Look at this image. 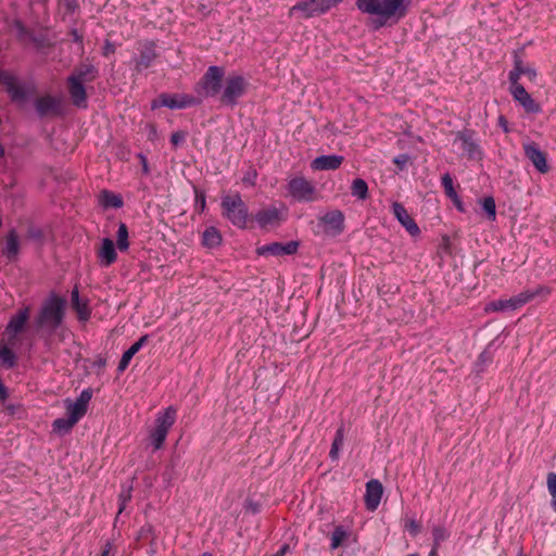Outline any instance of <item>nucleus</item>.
<instances>
[{
	"label": "nucleus",
	"mask_w": 556,
	"mask_h": 556,
	"mask_svg": "<svg viewBox=\"0 0 556 556\" xmlns=\"http://www.w3.org/2000/svg\"><path fill=\"white\" fill-rule=\"evenodd\" d=\"M413 0H356L357 10L370 16L371 28L379 30L386 26H392L404 20L410 9Z\"/></svg>",
	"instance_id": "1"
},
{
	"label": "nucleus",
	"mask_w": 556,
	"mask_h": 556,
	"mask_svg": "<svg viewBox=\"0 0 556 556\" xmlns=\"http://www.w3.org/2000/svg\"><path fill=\"white\" fill-rule=\"evenodd\" d=\"M67 301L64 296L51 291L43 300L35 317V326L38 330H47L53 333L64 324Z\"/></svg>",
	"instance_id": "2"
},
{
	"label": "nucleus",
	"mask_w": 556,
	"mask_h": 556,
	"mask_svg": "<svg viewBox=\"0 0 556 556\" xmlns=\"http://www.w3.org/2000/svg\"><path fill=\"white\" fill-rule=\"evenodd\" d=\"M222 215L239 229L253 228V218L240 193L225 195L220 202Z\"/></svg>",
	"instance_id": "3"
},
{
	"label": "nucleus",
	"mask_w": 556,
	"mask_h": 556,
	"mask_svg": "<svg viewBox=\"0 0 556 556\" xmlns=\"http://www.w3.org/2000/svg\"><path fill=\"white\" fill-rule=\"evenodd\" d=\"M225 67L211 65L207 67L202 77L194 85V92L201 100L207 98H216L220 96L223 83L225 81Z\"/></svg>",
	"instance_id": "4"
},
{
	"label": "nucleus",
	"mask_w": 556,
	"mask_h": 556,
	"mask_svg": "<svg viewBox=\"0 0 556 556\" xmlns=\"http://www.w3.org/2000/svg\"><path fill=\"white\" fill-rule=\"evenodd\" d=\"M0 86L4 87L10 101L18 106L28 102L36 92L35 86H27L7 70H0Z\"/></svg>",
	"instance_id": "5"
},
{
	"label": "nucleus",
	"mask_w": 556,
	"mask_h": 556,
	"mask_svg": "<svg viewBox=\"0 0 556 556\" xmlns=\"http://www.w3.org/2000/svg\"><path fill=\"white\" fill-rule=\"evenodd\" d=\"M223 87L218 101L220 105L232 109L247 94L250 83L242 75L231 74L225 78Z\"/></svg>",
	"instance_id": "6"
},
{
	"label": "nucleus",
	"mask_w": 556,
	"mask_h": 556,
	"mask_svg": "<svg viewBox=\"0 0 556 556\" xmlns=\"http://www.w3.org/2000/svg\"><path fill=\"white\" fill-rule=\"evenodd\" d=\"M341 2L342 0H300L290 8L289 16L300 13L302 18L308 20L328 13Z\"/></svg>",
	"instance_id": "7"
},
{
	"label": "nucleus",
	"mask_w": 556,
	"mask_h": 556,
	"mask_svg": "<svg viewBox=\"0 0 556 556\" xmlns=\"http://www.w3.org/2000/svg\"><path fill=\"white\" fill-rule=\"evenodd\" d=\"M201 104V99L189 93H168L162 92L157 98L151 101V110H157L162 106L170 110H182Z\"/></svg>",
	"instance_id": "8"
},
{
	"label": "nucleus",
	"mask_w": 556,
	"mask_h": 556,
	"mask_svg": "<svg viewBox=\"0 0 556 556\" xmlns=\"http://www.w3.org/2000/svg\"><path fill=\"white\" fill-rule=\"evenodd\" d=\"M177 410L168 406L163 413H160L155 419V428L151 431L150 439L154 450H160L167 437L172 426L175 424Z\"/></svg>",
	"instance_id": "9"
},
{
	"label": "nucleus",
	"mask_w": 556,
	"mask_h": 556,
	"mask_svg": "<svg viewBox=\"0 0 556 556\" xmlns=\"http://www.w3.org/2000/svg\"><path fill=\"white\" fill-rule=\"evenodd\" d=\"M34 108L39 118L61 117L64 114L62 98L50 93L37 97Z\"/></svg>",
	"instance_id": "10"
},
{
	"label": "nucleus",
	"mask_w": 556,
	"mask_h": 556,
	"mask_svg": "<svg viewBox=\"0 0 556 556\" xmlns=\"http://www.w3.org/2000/svg\"><path fill=\"white\" fill-rule=\"evenodd\" d=\"M459 143L460 149L468 160L481 161L483 152L476 140V131L465 128L455 134L454 144Z\"/></svg>",
	"instance_id": "11"
},
{
	"label": "nucleus",
	"mask_w": 556,
	"mask_h": 556,
	"mask_svg": "<svg viewBox=\"0 0 556 556\" xmlns=\"http://www.w3.org/2000/svg\"><path fill=\"white\" fill-rule=\"evenodd\" d=\"M323 232L330 237L340 236L345 229V216L341 210H332L318 218Z\"/></svg>",
	"instance_id": "12"
},
{
	"label": "nucleus",
	"mask_w": 556,
	"mask_h": 556,
	"mask_svg": "<svg viewBox=\"0 0 556 556\" xmlns=\"http://www.w3.org/2000/svg\"><path fill=\"white\" fill-rule=\"evenodd\" d=\"M300 247V242L296 240H291L286 243L282 242H271L268 244H264L256 249L257 255L263 256H282V255H293L298 252Z\"/></svg>",
	"instance_id": "13"
},
{
	"label": "nucleus",
	"mask_w": 556,
	"mask_h": 556,
	"mask_svg": "<svg viewBox=\"0 0 556 556\" xmlns=\"http://www.w3.org/2000/svg\"><path fill=\"white\" fill-rule=\"evenodd\" d=\"M289 193L296 201L311 202L314 200L315 188L304 177H294L288 184Z\"/></svg>",
	"instance_id": "14"
},
{
	"label": "nucleus",
	"mask_w": 556,
	"mask_h": 556,
	"mask_svg": "<svg viewBox=\"0 0 556 556\" xmlns=\"http://www.w3.org/2000/svg\"><path fill=\"white\" fill-rule=\"evenodd\" d=\"M85 83L72 76L66 79L67 91L73 104L78 109H86L88 106V94Z\"/></svg>",
	"instance_id": "15"
},
{
	"label": "nucleus",
	"mask_w": 556,
	"mask_h": 556,
	"mask_svg": "<svg viewBox=\"0 0 556 556\" xmlns=\"http://www.w3.org/2000/svg\"><path fill=\"white\" fill-rule=\"evenodd\" d=\"M523 151L526 157L533 164L538 172L546 174L549 172V165L547 164V155L535 142L523 144Z\"/></svg>",
	"instance_id": "16"
},
{
	"label": "nucleus",
	"mask_w": 556,
	"mask_h": 556,
	"mask_svg": "<svg viewBox=\"0 0 556 556\" xmlns=\"http://www.w3.org/2000/svg\"><path fill=\"white\" fill-rule=\"evenodd\" d=\"M71 307L76 313L78 321L86 323L90 319L92 309L89 299L79 295L78 285H75L71 292Z\"/></svg>",
	"instance_id": "17"
},
{
	"label": "nucleus",
	"mask_w": 556,
	"mask_h": 556,
	"mask_svg": "<svg viewBox=\"0 0 556 556\" xmlns=\"http://www.w3.org/2000/svg\"><path fill=\"white\" fill-rule=\"evenodd\" d=\"M157 58L156 43L152 40L144 42L139 51V55L135 59V71L141 73L152 66Z\"/></svg>",
	"instance_id": "18"
},
{
	"label": "nucleus",
	"mask_w": 556,
	"mask_h": 556,
	"mask_svg": "<svg viewBox=\"0 0 556 556\" xmlns=\"http://www.w3.org/2000/svg\"><path fill=\"white\" fill-rule=\"evenodd\" d=\"M392 213L397 222L406 229L412 237L420 235V229L415 219L408 214L405 206L400 202L392 203Z\"/></svg>",
	"instance_id": "19"
},
{
	"label": "nucleus",
	"mask_w": 556,
	"mask_h": 556,
	"mask_svg": "<svg viewBox=\"0 0 556 556\" xmlns=\"http://www.w3.org/2000/svg\"><path fill=\"white\" fill-rule=\"evenodd\" d=\"M514 100L519 102L523 110L529 114H538L542 111L541 105L531 97L523 86H517L510 90Z\"/></svg>",
	"instance_id": "20"
},
{
	"label": "nucleus",
	"mask_w": 556,
	"mask_h": 556,
	"mask_svg": "<svg viewBox=\"0 0 556 556\" xmlns=\"http://www.w3.org/2000/svg\"><path fill=\"white\" fill-rule=\"evenodd\" d=\"M383 494L382 483L377 479H371L366 483L365 506L374 511L378 508Z\"/></svg>",
	"instance_id": "21"
},
{
	"label": "nucleus",
	"mask_w": 556,
	"mask_h": 556,
	"mask_svg": "<svg viewBox=\"0 0 556 556\" xmlns=\"http://www.w3.org/2000/svg\"><path fill=\"white\" fill-rule=\"evenodd\" d=\"M344 162V156L337 154L319 155L311 163L313 170H336Z\"/></svg>",
	"instance_id": "22"
},
{
	"label": "nucleus",
	"mask_w": 556,
	"mask_h": 556,
	"mask_svg": "<svg viewBox=\"0 0 556 556\" xmlns=\"http://www.w3.org/2000/svg\"><path fill=\"white\" fill-rule=\"evenodd\" d=\"M252 218L253 222L255 220L261 228L279 225L281 220L280 212L275 206L260 210L255 215H252Z\"/></svg>",
	"instance_id": "23"
},
{
	"label": "nucleus",
	"mask_w": 556,
	"mask_h": 556,
	"mask_svg": "<svg viewBox=\"0 0 556 556\" xmlns=\"http://www.w3.org/2000/svg\"><path fill=\"white\" fill-rule=\"evenodd\" d=\"M5 245L2 249V255L7 257L9 262H15L20 254V239L14 228L10 229L5 235Z\"/></svg>",
	"instance_id": "24"
},
{
	"label": "nucleus",
	"mask_w": 556,
	"mask_h": 556,
	"mask_svg": "<svg viewBox=\"0 0 556 556\" xmlns=\"http://www.w3.org/2000/svg\"><path fill=\"white\" fill-rule=\"evenodd\" d=\"M98 258L100 264L104 267H108L116 262L117 253L112 239L104 238L102 240L101 248L98 251Z\"/></svg>",
	"instance_id": "25"
},
{
	"label": "nucleus",
	"mask_w": 556,
	"mask_h": 556,
	"mask_svg": "<svg viewBox=\"0 0 556 556\" xmlns=\"http://www.w3.org/2000/svg\"><path fill=\"white\" fill-rule=\"evenodd\" d=\"M149 341V334L141 336L131 346L126 350L117 366L118 374L124 372L127 367L129 366V363L131 358L141 350V348Z\"/></svg>",
	"instance_id": "26"
},
{
	"label": "nucleus",
	"mask_w": 556,
	"mask_h": 556,
	"mask_svg": "<svg viewBox=\"0 0 556 556\" xmlns=\"http://www.w3.org/2000/svg\"><path fill=\"white\" fill-rule=\"evenodd\" d=\"M29 306H25L18 309L17 313L10 318L5 329L9 330L10 332H23L29 319Z\"/></svg>",
	"instance_id": "27"
},
{
	"label": "nucleus",
	"mask_w": 556,
	"mask_h": 556,
	"mask_svg": "<svg viewBox=\"0 0 556 556\" xmlns=\"http://www.w3.org/2000/svg\"><path fill=\"white\" fill-rule=\"evenodd\" d=\"M543 292L548 294L551 292V290L547 287L539 286L534 291H525L515 296H511L510 298L511 311L523 306L525 304L532 301L534 298H536L538 295H540Z\"/></svg>",
	"instance_id": "28"
},
{
	"label": "nucleus",
	"mask_w": 556,
	"mask_h": 556,
	"mask_svg": "<svg viewBox=\"0 0 556 556\" xmlns=\"http://www.w3.org/2000/svg\"><path fill=\"white\" fill-rule=\"evenodd\" d=\"M99 75L98 68L92 64L81 63L70 75L84 83L93 81Z\"/></svg>",
	"instance_id": "29"
},
{
	"label": "nucleus",
	"mask_w": 556,
	"mask_h": 556,
	"mask_svg": "<svg viewBox=\"0 0 556 556\" xmlns=\"http://www.w3.org/2000/svg\"><path fill=\"white\" fill-rule=\"evenodd\" d=\"M223 242V237L220 231L214 227L210 226L205 228V230L202 233V240L201 243L206 249H215L219 247Z\"/></svg>",
	"instance_id": "30"
},
{
	"label": "nucleus",
	"mask_w": 556,
	"mask_h": 556,
	"mask_svg": "<svg viewBox=\"0 0 556 556\" xmlns=\"http://www.w3.org/2000/svg\"><path fill=\"white\" fill-rule=\"evenodd\" d=\"M99 203L104 208H121L124 205L123 198L114 193L113 191H110L108 189H103L99 194Z\"/></svg>",
	"instance_id": "31"
},
{
	"label": "nucleus",
	"mask_w": 556,
	"mask_h": 556,
	"mask_svg": "<svg viewBox=\"0 0 556 556\" xmlns=\"http://www.w3.org/2000/svg\"><path fill=\"white\" fill-rule=\"evenodd\" d=\"M17 364V356L7 344H0V367L12 369Z\"/></svg>",
	"instance_id": "32"
},
{
	"label": "nucleus",
	"mask_w": 556,
	"mask_h": 556,
	"mask_svg": "<svg viewBox=\"0 0 556 556\" xmlns=\"http://www.w3.org/2000/svg\"><path fill=\"white\" fill-rule=\"evenodd\" d=\"M66 403V413L72 416L74 421H79L87 413L88 408L79 403L78 401L72 402L71 400H65Z\"/></svg>",
	"instance_id": "33"
},
{
	"label": "nucleus",
	"mask_w": 556,
	"mask_h": 556,
	"mask_svg": "<svg viewBox=\"0 0 556 556\" xmlns=\"http://www.w3.org/2000/svg\"><path fill=\"white\" fill-rule=\"evenodd\" d=\"M351 194L358 200H366L369 197L368 185L363 178H355L351 185Z\"/></svg>",
	"instance_id": "34"
},
{
	"label": "nucleus",
	"mask_w": 556,
	"mask_h": 556,
	"mask_svg": "<svg viewBox=\"0 0 556 556\" xmlns=\"http://www.w3.org/2000/svg\"><path fill=\"white\" fill-rule=\"evenodd\" d=\"M76 424L77 421H74L73 417L67 415L66 418H56L52 422V430L59 434H65L70 432Z\"/></svg>",
	"instance_id": "35"
},
{
	"label": "nucleus",
	"mask_w": 556,
	"mask_h": 556,
	"mask_svg": "<svg viewBox=\"0 0 556 556\" xmlns=\"http://www.w3.org/2000/svg\"><path fill=\"white\" fill-rule=\"evenodd\" d=\"M129 232L128 227L125 223L121 222L116 232V247L121 252H125L129 249Z\"/></svg>",
	"instance_id": "36"
},
{
	"label": "nucleus",
	"mask_w": 556,
	"mask_h": 556,
	"mask_svg": "<svg viewBox=\"0 0 556 556\" xmlns=\"http://www.w3.org/2000/svg\"><path fill=\"white\" fill-rule=\"evenodd\" d=\"M349 535H350V533L342 525L336 526L334 530L331 534V538H330L331 539L330 548L337 549L338 547L343 545L344 541L348 540Z\"/></svg>",
	"instance_id": "37"
},
{
	"label": "nucleus",
	"mask_w": 556,
	"mask_h": 556,
	"mask_svg": "<svg viewBox=\"0 0 556 556\" xmlns=\"http://www.w3.org/2000/svg\"><path fill=\"white\" fill-rule=\"evenodd\" d=\"M137 540L148 542L151 546H153L156 541L154 527L149 522L144 523L138 531Z\"/></svg>",
	"instance_id": "38"
},
{
	"label": "nucleus",
	"mask_w": 556,
	"mask_h": 556,
	"mask_svg": "<svg viewBox=\"0 0 556 556\" xmlns=\"http://www.w3.org/2000/svg\"><path fill=\"white\" fill-rule=\"evenodd\" d=\"M520 77V56L517 53H515L514 68L508 73L509 91L515 89L517 86H522L521 84H519Z\"/></svg>",
	"instance_id": "39"
},
{
	"label": "nucleus",
	"mask_w": 556,
	"mask_h": 556,
	"mask_svg": "<svg viewBox=\"0 0 556 556\" xmlns=\"http://www.w3.org/2000/svg\"><path fill=\"white\" fill-rule=\"evenodd\" d=\"M492 362H493L492 353L488 350L482 351L479 354L478 359L475 363V367H473L475 372L477 375L483 372L485 367L489 366Z\"/></svg>",
	"instance_id": "40"
},
{
	"label": "nucleus",
	"mask_w": 556,
	"mask_h": 556,
	"mask_svg": "<svg viewBox=\"0 0 556 556\" xmlns=\"http://www.w3.org/2000/svg\"><path fill=\"white\" fill-rule=\"evenodd\" d=\"M482 210L485 212L486 218L491 222L496 219V204L493 197H485L481 201Z\"/></svg>",
	"instance_id": "41"
},
{
	"label": "nucleus",
	"mask_w": 556,
	"mask_h": 556,
	"mask_svg": "<svg viewBox=\"0 0 556 556\" xmlns=\"http://www.w3.org/2000/svg\"><path fill=\"white\" fill-rule=\"evenodd\" d=\"M13 26L16 29V39L18 41H25V39H29L34 31L28 29L25 24L21 20H14Z\"/></svg>",
	"instance_id": "42"
},
{
	"label": "nucleus",
	"mask_w": 556,
	"mask_h": 556,
	"mask_svg": "<svg viewBox=\"0 0 556 556\" xmlns=\"http://www.w3.org/2000/svg\"><path fill=\"white\" fill-rule=\"evenodd\" d=\"M26 237L30 240L37 241L39 243H43L45 231L42 230V228H40L34 224H29L27 227Z\"/></svg>",
	"instance_id": "43"
},
{
	"label": "nucleus",
	"mask_w": 556,
	"mask_h": 556,
	"mask_svg": "<svg viewBox=\"0 0 556 556\" xmlns=\"http://www.w3.org/2000/svg\"><path fill=\"white\" fill-rule=\"evenodd\" d=\"M441 184L444 189L445 195L450 199L451 197H456V190L453 185V177L450 173H445L441 177Z\"/></svg>",
	"instance_id": "44"
},
{
	"label": "nucleus",
	"mask_w": 556,
	"mask_h": 556,
	"mask_svg": "<svg viewBox=\"0 0 556 556\" xmlns=\"http://www.w3.org/2000/svg\"><path fill=\"white\" fill-rule=\"evenodd\" d=\"M511 311V303H510V299H501V300H497V301H493L491 303L488 304L486 306V311H492V312H505V311Z\"/></svg>",
	"instance_id": "45"
},
{
	"label": "nucleus",
	"mask_w": 556,
	"mask_h": 556,
	"mask_svg": "<svg viewBox=\"0 0 556 556\" xmlns=\"http://www.w3.org/2000/svg\"><path fill=\"white\" fill-rule=\"evenodd\" d=\"M433 543L434 546L438 547L441 542L445 541L448 536V533L444 527L437 526L432 530Z\"/></svg>",
	"instance_id": "46"
},
{
	"label": "nucleus",
	"mask_w": 556,
	"mask_h": 556,
	"mask_svg": "<svg viewBox=\"0 0 556 556\" xmlns=\"http://www.w3.org/2000/svg\"><path fill=\"white\" fill-rule=\"evenodd\" d=\"M195 193V203L194 207L200 214L203 213L206 208V195L205 192L199 189H194Z\"/></svg>",
	"instance_id": "47"
},
{
	"label": "nucleus",
	"mask_w": 556,
	"mask_h": 556,
	"mask_svg": "<svg viewBox=\"0 0 556 556\" xmlns=\"http://www.w3.org/2000/svg\"><path fill=\"white\" fill-rule=\"evenodd\" d=\"M30 41L36 46L37 49H42L50 46L47 36L43 34L35 35L33 33Z\"/></svg>",
	"instance_id": "48"
},
{
	"label": "nucleus",
	"mask_w": 556,
	"mask_h": 556,
	"mask_svg": "<svg viewBox=\"0 0 556 556\" xmlns=\"http://www.w3.org/2000/svg\"><path fill=\"white\" fill-rule=\"evenodd\" d=\"M343 442H344V426L342 425L336 431L331 447L341 450Z\"/></svg>",
	"instance_id": "49"
},
{
	"label": "nucleus",
	"mask_w": 556,
	"mask_h": 556,
	"mask_svg": "<svg viewBox=\"0 0 556 556\" xmlns=\"http://www.w3.org/2000/svg\"><path fill=\"white\" fill-rule=\"evenodd\" d=\"M547 490L552 497H556V472L551 471L546 477Z\"/></svg>",
	"instance_id": "50"
},
{
	"label": "nucleus",
	"mask_w": 556,
	"mask_h": 556,
	"mask_svg": "<svg viewBox=\"0 0 556 556\" xmlns=\"http://www.w3.org/2000/svg\"><path fill=\"white\" fill-rule=\"evenodd\" d=\"M187 138V132L184 130H177L170 136V143L176 148L185 142Z\"/></svg>",
	"instance_id": "51"
},
{
	"label": "nucleus",
	"mask_w": 556,
	"mask_h": 556,
	"mask_svg": "<svg viewBox=\"0 0 556 556\" xmlns=\"http://www.w3.org/2000/svg\"><path fill=\"white\" fill-rule=\"evenodd\" d=\"M131 498V490H127V491H123L119 495H118V514H121L125 507H126V504L127 502H129Z\"/></svg>",
	"instance_id": "52"
},
{
	"label": "nucleus",
	"mask_w": 556,
	"mask_h": 556,
	"mask_svg": "<svg viewBox=\"0 0 556 556\" xmlns=\"http://www.w3.org/2000/svg\"><path fill=\"white\" fill-rule=\"evenodd\" d=\"M93 390L91 388L84 389L76 401L81 403L88 408V404L92 399Z\"/></svg>",
	"instance_id": "53"
},
{
	"label": "nucleus",
	"mask_w": 556,
	"mask_h": 556,
	"mask_svg": "<svg viewBox=\"0 0 556 556\" xmlns=\"http://www.w3.org/2000/svg\"><path fill=\"white\" fill-rule=\"evenodd\" d=\"M520 72L521 75H526L531 81L536 79L538 73L535 68L530 66H525L522 60L520 59Z\"/></svg>",
	"instance_id": "54"
},
{
	"label": "nucleus",
	"mask_w": 556,
	"mask_h": 556,
	"mask_svg": "<svg viewBox=\"0 0 556 556\" xmlns=\"http://www.w3.org/2000/svg\"><path fill=\"white\" fill-rule=\"evenodd\" d=\"M408 161H409V155L406 153L399 154L393 159V163L396 165V167L400 170H403L406 167Z\"/></svg>",
	"instance_id": "55"
},
{
	"label": "nucleus",
	"mask_w": 556,
	"mask_h": 556,
	"mask_svg": "<svg viewBox=\"0 0 556 556\" xmlns=\"http://www.w3.org/2000/svg\"><path fill=\"white\" fill-rule=\"evenodd\" d=\"M405 528L412 535H417L420 531V526L415 519H409L405 523Z\"/></svg>",
	"instance_id": "56"
},
{
	"label": "nucleus",
	"mask_w": 556,
	"mask_h": 556,
	"mask_svg": "<svg viewBox=\"0 0 556 556\" xmlns=\"http://www.w3.org/2000/svg\"><path fill=\"white\" fill-rule=\"evenodd\" d=\"M137 157L140 161L142 173L148 176L150 174V166L147 156L142 153H138Z\"/></svg>",
	"instance_id": "57"
},
{
	"label": "nucleus",
	"mask_w": 556,
	"mask_h": 556,
	"mask_svg": "<svg viewBox=\"0 0 556 556\" xmlns=\"http://www.w3.org/2000/svg\"><path fill=\"white\" fill-rule=\"evenodd\" d=\"M21 332H10L9 330H4V334L7 336V340H8V346L11 345V346H14L17 342V336L20 334Z\"/></svg>",
	"instance_id": "58"
},
{
	"label": "nucleus",
	"mask_w": 556,
	"mask_h": 556,
	"mask_svg": "<svg viewBox=\"0 0 556 556\" xmlns=\"http://www.w3.org/2000/svg\"><path fill=\"white\" fill-rule=\"evenodd\" d=\"M65 8L66 11L70 13H74L78 8V1L77 0H65Z\"/></svg>",
	"instance_id": "59"
},
{
	"label": "nucleus",
	"mask_w": 556,
	"mask_h": 556,
	"mask_svg": "<svg viewBox=\"0 0 556 556\" xmlns=\"http://www.w3.org/2000/svg\"><path fill=\"white\" fill-rule=\"evenodd\" d=\"M450 200L459 212H465L464 203L457 193L456 197H451Z\"/></svg>",
	"instance_id": "60"
},
{
	"label": "nucleus",
	"mask_w": 556,
	"mask_h": 556,
	"mask_svg": "<svg viewBox=\"0 0 556 556\" xmlns=\"http://www.w3.org/2000/svg\"><path fill=\"white\" fill-rule=\"evenodd\" d=\"M115 52V47L112 42L110 41H106L104 47H103V51H102V54L104 56H109L111 53H114Z\"/></svg>",
	"instance_id": "61"
},
{
	"label": "nucleus",
	"mask_w": 556,
	"mask_h": 556,
	"mask_svg": "<svg viewBox=\"0 0 556 556\" xmlns=\"http://www.w3.org/2000/svg\"><path fill=\"white\" fill-rule=\"evenodd\" d=\"M106 357L105 356H102V355H99L97 357V359L93 362V366L94 367H98L100 369L104 368L106 366Z\"/></svg>",
	"instance_id": "62"
},
{
	"label": "nucleus",
	"mask_w": 556,
	"mask_h": 556,
	"mask_svg": "<svg viewBox=\"0 0 556 556\" xmlns=\"http://www.w3.org/2000/svg\"><path fill=\"white\" fill-rule=\"evenodd\" d=\"M248 510H251L253 514H257L260 511V504L249 501L245 505Z\"/></svg>",
	"instance_id": "63"
},
{
	"label": "nucleus",
	"mask_w": 556,
	"mask_h": 556,
	"mask_svg": "<svg viewBox=\"0 0 556 556\" xmlns=\"http://www.w3.org/2000/svg\"><path fill=\"white\" fill-rule=\"evenodd\" d=\"M289 551H290V545L288 543H285L274 555L275 556H285Z\"/></svg>",
	"instance_id": "64"
}]
</instances>
